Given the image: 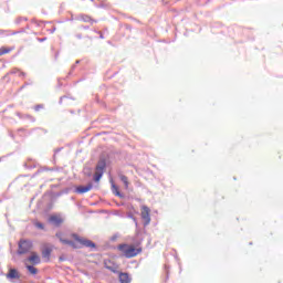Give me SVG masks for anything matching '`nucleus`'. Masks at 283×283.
Returning <instances> with one entry per match:
<instances>
[{"mask_svg": "<svg viewBox=\"0 0 283 283\" xmlns=\"http://www.w3.org/2000/svg\"><path fill=\"white\" fill-rule=\"evenodd\" d=\"M101 178H103V171L96 170V172L94 175L95 182H101Z\"/></svg>", "mask_w": 283, "mask_h": 283, "instance_id": "nucleus-16", "label": "nucleus"}, {"mask_svg": "<svg viewBox=\"0 0 283 283\" xmlns=\"http://www.w3.org/2000/svg\"><path fill=\"white\" fill-rule=\"evenodd\" d=\"M18 247V254L25 255V253H30V251H32L33 244L30 240H20Z\"/></svg>", "mask_w": 283, "mask_h": 283, "instance_id": "nucleus-3", "label": "nucleus"}, {"mask_svg": "<svg viewBox=\"0 0 283 283\" xmlns=\"http://www.w3.org/2000/svg\"><path fill=\"white\" fill-rule=\"evenodd\" d=\"M27 262H30L31 264H41V256H39V253L31 252V255L27 259Z\"/></svg>", "mask_w": 283, "mask_h": 283, "instance_id": "nucleus-6", "label": "nucleus"}, {"mask_svg": "<svg viewBox=\"0 0 283 283\" xmlns=\"http://www.w3.org/2000/svg\"><path fill=\"white\" fill-rule=\"evenodd\" d=\"M14 48H8V46H2L0 48V56H3V54H10Z\"/></svg>", "mask_w": 283, "mask_h": 283, "instance_id": "nucleus-12", "label": "nucleus"}, {"mask_svg": "<svg viewBox=\"0 0 283 283\" xmlns=\"http://www.w3.org/2000/svg\"><path fill=\"white\" fill-rule=\"evenodd\" d=\"M56 238H59L60 242L62 244H67L69 247H72L73 249H83V247H86V249H96V243L92 242L88 239L82 238L76 233H72L71 238L75 240V242L71 240L63 239V232H57Z\"/></svg>", "mask_w": 283, "mask_h": 283, "instance_id": "nucleus-1", "label": "nucleus"}, {"mask_svg": "<svg viewBox=\"0 0 283 283\" xmlns=\"http://www.w3.org/2000/svg\"><path fill=\"white\" fill-rule=\"evenodd\" d=\"M104 266L108 271H112V273H118V264L115 261H113L112 259H105Z\"/></svg>", "mask_w": 283, "mask_h": 283, "instance_id": "nucleus-5", "label": "nucleus"}, {"mask_svg": "<svg viewBox=\"0 0 283 283\" xmlns=\"http://www.w3.org/2000/svg\"><path fill=\"white\" fill-rule=\"evenodd\" d=\"M50 255H52V248L45 245L42 250V258H44V260H46L48 262H50Z\"/></svg>", "mask_w": 283, "mask_h": 283, "instance_id": "nucleus-10", "label": "nucleus"}, {"mask_svg": "<svg viewBox=\"0 0 283 283\" xmlns=\"http://www.w3.org/2000/svg\"><path fill=\"white\" fill-rule=\"evenodd\" d=\"M27 269H28L29 273H31V275H36V273H39V270L36 268H34L33 265H27Z\"/></svg>", "mask_w": 283, "mask_h": 283, "instance_id": "nucleus-15", "label": "nucleus"}, {"mask_svg": "<svg viewBox=\"0 0 283 283\" xmlns=\"http://www.w3.org/2000/svg\"><path fill=\"white\" fill-rule=\"evenodd\" d=\"M19 76H25V74L23 72H20Z\"/></svg>", "mask_w": 283, "mask_h": 283, "instance_id": "nucleus-18", "label": "nucleus"}, {"mask_svg": "<svg viewBox=\"0 0 283 283\" xmlns=\"http://www.w3.org/2000/svg\"><path fill=\"white\" fill-rule=\"evenodd\" d=\"M119 178H120L122 182H124L125 188L128 189L129 188V179L127 178V176L119 175Z\"/></svg>", "mask_w": 283, "mask_h": 283, "instance_id": "nucleus-14", "label": "nucleus"}, {"mask_svg": "<svg viewBox=\"0 0 283 283\" xmlns=\"http://www.w3.org/2000/svg\"><path fill=\"white\" fill-rule=\"evenodd\" d=\"M34 224L38 229H45V226H43L41 222H35Z\"/></svg>", "mask_w": 283, "mask_h": 283, "instance_id": "nucleus-17", "label": "nucleus"}, {"mask_svg": "<svg viewBox=\"0 0 283 283\" xmlns=\"http://www.w3.org/2000/svg\"><path fill=\"white\" fill-rule=\"evenodd\" d=\"M8 280H19L21 275L19 274V271L17 269H10L7 274Z\"/></svg>", "mask_w": 283, "mask_h": 283, "instance_id": "nucleus-9", "label": "nucleus"}, {"mask_svg": "<svg viewBox=\"0 0 283 283\" xmlns=\"http://www.w3.org/2000/svg\"><path fill=\"white\" fill-rule=\"evenodd\" d=\"M142 220L144 221L145 227L151 222V209L147 206H142Z\"/></svg>", "mask_w": 283, "mask_h": 283, "instance_id": "nucleus-4", "label": "nucleus"}, {"mask_svg": "<svg viewBox=\"0 0 283 283\" xmlns=\"http://www.w3.org/2000/svg\"><path fill=\"white\" fill-rule=\"evenodd\" d=\"M105 167H106L105 160H102L97 164L96 171H102L103 174V171H105Z\"/></svg>", "mask_w": 283, "mask_h": 283, "instance_id": "nucleus-13", "label": "nucleus"}, {"mask_svg": "<svg viewBox=\"0 0 283 283\" xmlns=\"http://www.w3.org/2000/svg\"><path fill=\"white\" fill-rule=\"evenodd\" d=\"M94 185L93 184H88L86 186H78L76 188V192L77 193H87V191H92Z\"/></svg>", "mask_w": 283, "mask_h": 283, "instance_id": "nucleus-8", "label": "nucleus"}, {"mask_svg": "<svg viewBox=\"0 0 283 283\" xmlns=\"http://www.w3.org/2000/svg\"><path fill=\"white\" fill-rule=\"evenodd\" d=\"M119 282L120 283H129V282H132V279H129V274L120 272L119 273Z\"/></svg>", "mask_w": 283, "mask_h": 283, "instance_id": "nucleus-11", "label": "nucleus"}, {"mask_svg": "<svg viewBox=\"0 0 283 283\" xmlns=\"http://www.w3.org/2000/svg\"><path fill=\"white\" fill-rule=\"evenodd\" d=\"M117 249L120 251L122 255L127 259L136 258V255L143 253V248H136L134 244H119Z\"/></svg>", "mask_w": 283, "mask_h": 283, "instance_id": "nucleus-2", "label": "nucleus"}, {"mask_svg": "<svg viewBox=\"0 0 283 283\" xmlns=\"http://www.w3.org/2000/svg\"><path fill=\"white\" fill-rule=\"evenodd\" d=\"M49 222H51V224H54V227H61L63 223V218L61 216H51L49 218Z\"/></svg>", "mask_w": 283, "mask_h": 283, "instance_id": "nucleus-7", "label": "nucleus"}]
</instances>
